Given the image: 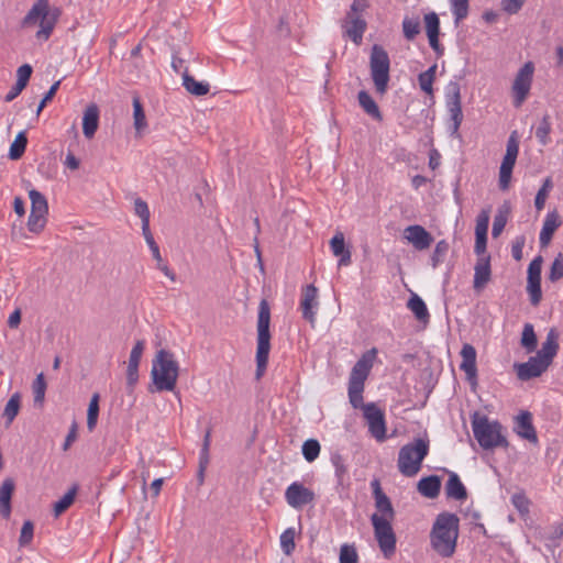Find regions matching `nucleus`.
I'll return each mask as SVG.
<instances>
[{"label": "nucleus", "mask_w": 563, "mask_h": 563, "mask_svg": "<svg viewBox=\"0 0 563 563\" xmlns=\"http://www.w3.org/2000/svg\"><path fill=\"white\" fill-rule=\"evenodd\" d=\"M375 507L377 512L371 516L374 528V536L378 547L386 559L391 558L396 552V534L391 527L395 511L390 499L382 490L377 479L372 482Z\"/></svg>", "instance_id": "nucleus-1"}, {"label": "nucleus", "mask_w": 563, "mask_h": 563, "mask_svg": "<svg viewBox=\"0 0 563 563\" xmlns=\"http://www.w3.org/2000/svg\"><path fill=\"white\" fill-rule=\"evenodd\" d=\"M459 532V517L452 512H440L429 534L431 549L443 559L452 558L456 551Z\"/></svg>", "instance_id": "nucleus-2"}, {"label": "nucleus", "mask_w": 563, "mask_h": 563, "mask_svg": "<svg viewBox=\"0 0 563 563\" xmlns=\"http://www.w3.org/2000/svg\"><path fill=\"white\" fill-rule=\"evenodd\" d=\"M179 375V366L174 354L167 350L157 351L152 361L151 377L155 391H174Z\"/></svg>", "instance_id": "nucleus-3"}, {"label": "nucleus", "mask_w": 563, "mask_h": 563, "mask_svg": "<svg viewBox=\"0 0 563 563\" xmlns=\"http://www.w3.org/2000/svg\"><path fill=\"white\" fill-rule=\"evenodd\" d=\"M471 424L474 438L484 450L508 448L509 443L503 434V426L497 420H489L486 415L475 411L471 416Z\"/></svg>", "instance_id": "nucleus-4"}, {"label": "nucleus", "mask_w": 563, "mask_h": 563, "mask_svg": "<svg viewBox=\"0 0 563 563\" xmlns=\"http://www.w3.org/2000/svg\"><path fill=\"white\" fill-rule=\"evenodd\" d=\"M271 308L268 302L263 299L258 306V316H257V338H256V379H261L266 372L269 352H271Z\"/></svg>", "instance_id": "nucleus-5"}, {"label": "nucleus", "mask_w": 563, "mask_h": 563, "mask_svg": "<svg viewBox=\"0 0 563 563\" xmlns=\"http://www.w3.org/2000/svg\"><path fill=\"white\" fill-rule=\"evenodd\" d=\"M430 441L428 437L416 438L405 444L398 453L397 466L407 477H412L421 470L422 461L429 454Z\"/></svg>", "instance_id": "nucleus-6"}, {"label": "nucleus", "mask_w": 563, "mask_h": 563, "mask_svg": "<svg viewBox=\"0 0 563 563\" xmlns=\"http://www.w3.org/2000/svg\"><path fill=\"white\" fill-rule=\"evenodd\" d=\"M58 11L51 14L48 0H36L21 21V27L26 29L40 24L36 37L47 41L57 22Z\"/></svg>", "instance_id": "nucleus-7"}, {"label": "nucleus", "mask_w": 563, "mask_h": 563, "mask_svg": "<svg viewBox=\"0 0 563 563\" xmlns=\"http://www.w3.org/2000/svg\"><path fill=\"white\" fill-rule=\"evenodd\" d=\"M390 60L387 52L379 45H374L369 57L371 76L378 93L387 91L389 82Z\"/></svg>", "instance_id": "nucleus-8"}, {"label": "nucleus", "mask_w": 563, "mask_h": 563, "mask_svg": "<svg viewBox=\"0 0 563 563\" xmlns=\"http://www.w3.org/2000/svg\"><path fill=\"white\" fill-rule=\"evenodd\" d=\"M446 109L450 114L451 124L449 126L450 134L459 137V129L463 121V112L461 104V88L459 82L450 81L446 87Z\"/></svg>", "instance_id": "nucleus-9"}, {"label": "nucleus", "mask_w": 563, "mask_h": 563, "mask_svg": "<svg viewBox=\"0 0 563 563\" xmlns=\"http://www.w3.org/2000/svg\"><path fill=\"white\" fill-rule=\"evenodd\" d=\"M534 74V65L532 62H527L517 71L512 86L511 92L514 97V106L516 108L521 107L529 96Z\"/></svg>", "instance_id": "nucleus-10"}, {"label": "nucleus", "mask_w": 563, "mask_h": 563, "mask_svg": "<svg viewBox=\"0 0 563 563\" xmlns=\"http://www.w3.org/2000/svg\"><path fill=\"white\" fill-rule=\"evenodd\" d=\"M364 7L365 5L361 0H354L351 4L350 11L346 13L345 19L342 22L344 34L356 44L362 41L363 34L366 30V22L360 15V12L363 11Z\"/></svg>", "instance_id": "nucleus-11"}, {"label": "nucleus", "mask_w": 563, "mask_h": 563, "mask_svg": "<svg viewBox=\"0 0 563 563\" xmlns=\"http://www.w3.org/2000/svg\"><path fill=\"white\" fill-rule=\"evenodd\" d=\"M519 153V144L516 139V132H514L508 141L506 146V154L503 158L500 168H499V180L498 185L501 190H507L510 185L512 169L516 164L517 157Z\"/></svg>", "instance_id": "nucleus-12"}, {"label": "nucleus", "mask_w": 563, "mask_h": 563, "mask_svg": "<svg viewBox=\"0 0 563 563\" xmlns=\"http://www.w3.org/2000/svg\"><path fill=\"white\" fill-rule=\"evenodd\" d=\"M364 417L371 435L378 442L386 440V422L384 412L374 404L363 406Z\"/></svg>", "instance_id": "nucleus-13"}, {"label": "nucleus", "mask_w": 563, "mask_h": 563, "mask_svg": "<svg viewBox=\"0 0 563 563\" xmlns=\"http://www.w3.org/2000/svg\"><path fill=\"white\" fill-rule=\"evenodd\" d=\"M314 498V493L300 482L291 483L285 492L286 503L294 509H301L311 504Z\"/></svg>", "instance_id": "nucleus-14"}, {"label": "nucleus", "mask_w": 563, "mask_h": 563, "mask_svg": "<svg viewBox=\"0 0 563 563\" xmlns=\"http://www.w3.org/2000/svg\"><path fill=\"white\" fill-rule=\"evenodd\" d=\"M377 350L373 347L362 355V357L355 363L353 366L349 384L364 386V383L369 374V371L373 366L374 358L376 356Z\"/></svg>", "instance_id": "nucleus-15"}, {"label": "nucleus", "mask_w": 563, "mask_h": 563, "mask_svg": "<svg viewBox=\"0 0 563 563\" xmlns=\"http://www.w3.org/2000/svg\"><path fill=\"white\" fill-rule=\"evenodd\" d=\"M319 306L318 289L314 285H307L302 289L300 310L302 318L313 324L316 322V313Z\"/></svg>", "instance_id": "nucleus-16"}, {"label": "nucleus", "mask_w": 563, "mask_h": 563, "mask_svg": "<svg viewBox=\"0 0 563 563\" xmlns=\"http://www.w3.org/2000/svg\"><path fill=\"white\" fill-rule=\"evenodd\" d=\"M514 367L517 377L522 382L539 377L549 368V366L536 355L529 357L525 363H516Z\"/></svg>", "instance_id": "nucleus-17"}, {"label": "nucleus", "mask_w": 563, "mask_h": 563, "mask_svg": "<svg viewBox=\"0 0 563 563\" xmlns=\"http://www.w3.org/2000/svg\"><path fill=\"white\" fill-rule=\"evenodd\" d=\"M462 362L460 364V369L465 373L467 382L476 386L477 385V367H476V350L470 344L465 343L462 346L460 352Z\"/></svg>", "instance_id": "nucleus-18"}, {"label": "nucleus", "mask_w": 563, "mask_h": 563, "mask_svg": "<svg viewBox=\"0 0 563 563\" xmlns=\"http://www.w3.org/2000/svg\"><path fill=\"white\" fill-rule=\"evenodd\" d=\"M404 233L407 241L418 251L429 249L433 242L432 235L419 224L407 227Z\"/></svg>", "instance_id": "nucleus-19"}, {"label": "nucleus", "mask_w": 563, "mask_h": 563, "mask_svg": "<svg viewBox=\"0 0 563 563\" xmlns=\"http://www.w3.org/2000/svg\"><path fill=\"white\" fill-rule=\"evenodd\" d=\"M515 432L529 442H538V435L532 423V416L529 411H522L516 417Z\"/></svg>", "instance_id": "nucleus-20"}, {"label": "nucleus", "mask_w": 563, "mask_h": 563, "mask_svg": "<svg viewBox=\"0 0 563 563\" xmlns=\"http://www.w3.org/2000/svg\"><path fill=\"white\" fill-rule=\"evenodd\" d=\"M490 256H482L477 260L474 267L473 287L475 290H482L490 280Z\"/></svg>", "instance_id": "nucleus-21"}, {"label": "nucleus", "mask_w": 563, "mask_h": 563, "mask_svg": "<svg viewBox=\"0 0 563 563\" xmlns=\"http://www.w3.org/2000/svg\"><path fill=\"white\" fill-rule=\"evenodd\" d=\"M99 126V108L97 104H89L82 115V132L86 139L90 140L95 136Z\"/></svg>", "instance_id": "nucleus-22"}, {"label": "nucleus", "mask_w": 563, "mask_h": 563, "mask_svg": "<svg viewBox=\"0 0 563 563\" xmlns=\"http://www.w3.org/2000/svg\"><path fill=\"white\" fill-rule=\"evenodd\" d=\"M558 334L554 330H550L545 341L542 343L541 349L537 352L536 356L544 362L548 366H550L558 353Z\"/></svg>", "instance_id": "nucleus-23"}, {"label": "nucleus", "mask_w": 563, "mask_h": 563, "mask_svg": "<svg viewBox=\"0 0 563 563\" xmlns=\"http://www.w3.org/2000/svg\"><path fill=\"white\" fill-rule=\"evenodd\" d=\"M330 247L334 256H339V265L346 266L351 263V252L345 250L344 234L336 232L330 241Z\"/></svg>", "instance_id": "nucleus-24"}, {"label": "nucleus", "mask_w": 563, "mask_h": 563, "mask_svg": "<svg viewBox=\"0 0 563 563\" xmlns=\"http://www.w3.org/2000/svg\"><path fill=\"white\" fill-rule=\"evenodd\" d=\"M445 494L449 498L455 500H464L467 497V492L459 475L454 472H450L449 479L445 484Z\"/></svg>", "instance_id": "nucleus-25"}, {"label": "nucleus", "mask_w": 563, "mask_h": 563, "mask_svg": "<svg viewBox=\"0 0 563 563\" xmlns=\"http://www.w3.org/2000/svg\"><path fill=\"white\" fill-rule=\"evenodd\" d=\"M183 86L191 95L201 97L209 92L210 85L207 81H197L186 68L183 71Z\"/></svg>", "instance_id": "nucleus-26"}, {"label": "nucleus", "mask_w": 563, "mask_h": 563, "mask_svg": "<svg viewBox=\"0 0 563 563\" xmlns=\"http://www.w3.org/2000/svg\"><path fill=\"white\" fill-rule=\"evenodd\" d=\"M560 224H561V221H560L556 212H549L545 216V219L543 221V225H542V229L540 232V236H539L541 245H547L550 242L553 233L560 227Z\"/></svg>", "instance_id": "nucleus-27"}, {"label": "nucleus", "mask_w": 563, "mask_h": 563, "mask_svg": "<svg viewBox=\"0 0 563 563\" xmlns=\"http://www.w3.org/2000/svg\"><path fill=\"white\" fill-rule=\"evenodd\" d=\"M441 489V481L437 475L423 477L418 483L419 493L427 498H435Z\"/></svg>", "instance_id": "nucleus-28"}, {"label": "nucleus", "mask_w": 563, "mask_h": 563, "mask_svg": "<svg viewBox=\"0 0 563 563\" xmlns=\"http://www.w3.org/2000/svg\"><path fill=\"white\" fill-rule=\"evenodd\" d=\"M357 100L361 108L364 110L366 114H368L376 121L383 120V115L377 103L366 90H361L357 93Z\"/></svg>", "instance_id": "nucleus-29"}, {"label": "nucleus", "mask_w": 563, "mask_h": 563, "mask_svg": "<svg viewBox=\"0 0 563 563\" xmlns=\"http://www.w3.org/2000/svg\"><path fill=\"white\" fill-rule=\"evenodd\" d=\"M331 463L334 467V475L338 486L344 487L349 483V472L345 460L339 453L331 455Z\"/></svg>", "instance_id": "nucleus-30"}, {"label": "nucleus", "mask_w": 563, "mask_h": 563, "mask_svg": "<svg viewBox=\"0 0 563 563\" xmlns=\"http://www.w3.org/2000/svg\"><path fill=\"white\" fill-rule=\"evenodd\" d=\"M407 307L419 321L424 323L429 321L430 314L428 308L424 301L417 294H412L407 302Z\"/></svg>", "instance_id": "nucleus-31"}, {"label": "nucleus", "mask_w": 563, "mask_h": 563, "mask_svg": "<svg viewBox=\"0 0 563 563\" xmlns=\"http://www.w3.org/2000/svg\"><path fill=\"white\" fill-rule=\"evenodd\" d=\"M27 145V137L25 131H21L16 134L14 141L10 145L9 158L16 161L21 158L25 152Z\"/></svg>", "instance_id": "nucleus-32"}, {"label": "nucleus", "mask_w": 563, "mask_h": 563, "mask_svg": "<svg viewBox=\"0 0 563 563\" xmlns=\"http://www.w3.org/2000/svg\"><path fill=\"white\" fill-rule=\"evenodd\" d=\"M437 73V64L430 66L426 71L418 75L420 89L429 96H433V81Z\"/></svg>", "instance_id": "nucleus-33"}, {"label": "nucleus", "mask_w": 563, "mask_h": 563, "mask_svg": "<svg viewBox=\"0 0 563 563\" xmlns=\"http://www.w3.org/2000/svg\"><path fill=\"white\" fill-rule=\"evenodd\" d=\"M21 405V396L19 393H14L10 399L8 400L4 410H3V417L7 420V426H10L15 417L19 413Z\"/></svg>", "instance_id": "nucleus-34"}, {"label": "nucleus", "mask_w": 563, "mask_h": 563, "mask_svg": "<svg viewBox=\"0 0 563 563\" xmlns=\"http://www.w3.org/2000/svg\"><path fill=\"white\" fill-rule=\"evenodd\" d=\"M29 197L31 200V211L37 212L40 214H47L48 203L44 195L35 189H32L29 191Z\"/></svg>", "instance_id": "nucleus-35"}, {"label": "nucleus", "mask_w": 563, "mask_h": 563, "mask_svg": "<svg viewBox=\"0 0 563 563\" xmlns=\"http://www.w3.org/2000/svg\"><path fill=\"white\" fill-rule=\"evenodd\" d=\"M421 26H420V20L419 18H409L406 16L402 20V33L404 37L407 41H413L416 36L420 33Z\"/></svg>", "instance_id": "nucleus-36"}, {"label": "nucleus", "mask_w": 563, "mask_h": 563, "mask_svg": "<svg viewBox=\"0 0 563 563\" xmlns=\"http://www.w3.org/2000/svg\"><path fill=\"white\" fill-rule=\"evenodd\" d=\"M537 335L531 323H526L521 334V345L528 353H531L537 347Z\"/></svg>", "instance_id": "nucleus-37"}, {"label": "nucleus", "mask_w": 563, "mask_h": 563, "mask_svg": "<svg viewBox=\"0 0 563 563\" xmlns=\"http://www.w3.org/2000/svg\"><path fill=\"white\" fill-rule=\"evenodd\" d=\"M77 494V487H71L62 498H59L54 504V515L55 517L60 516L65 510H67L70 505L74 503Z\"/></svg>", "instance_id": "nucleus-38"}, {"label": "nucleus", "mask_w": 563, "mask_h": 563, "mask_svg": "<svg viewBox=\"0 0 563 563\" xmlns=\"http://www.w3.org/2000/svg\"><path fill=\"white\" fill-rule=\"evenodd\" d=\"M133 119L134 128L137 132H142L146 129L147 122L145 118V112L143 110V106L139 97L133 98Z\"/></svg>", "instance_id": "nucleus-39"}, {"label": "nucleus", "mask_w": 563, "mask_h": 563, "mask_svg": "<svg viewBox=\"0 0 563 563\" xmlns=\"http://www.w3.org/2000/svg\"><path fill=\"white\" fill-rule=\"evenodd\" d=\"M509 214V207L504 205L498 209L497 214L494 218L492 235L497 238L506 227Z\"/></svg>", "instance_id": "nucleus-40"}, {"label": "nucleus", "mask_w": 563, "mask_h": 563, "mask_svg": "<svg viewBox=\"0 0 563 563\" xmlns=\"http://www.w3.org/2000/svg\"><path fill=\"white\" fill-rule=\"evenodd\" d=\"M99 394L95 393L90 399L87 412V427L89 431H92L97 426L99 415Z\"/></svg>", "instance_id": "nucleus-41"}, {"label": "nucleus", "mask_w": 563, "mask_h": 563, "mask_svg": "<svg viewBox=\"0 0 563 563\" xmlns=\"http://www.w3.org/2000/svg\"><path fill=\"white\" fill-rule=\"evenodd\" d=\"M451 11L454 16L455 24L466 19L468 15L470 1L468 0H449Z\"/></svg>", "instance_id": "nucleus-42"}, {"label": "nucleus", "mask_w": 563, "mask_h": 563, "mask_svg": "<svg viewBox=\"0 0 563 563\" xmlns=\"http://www.w3.org/2000/svg\"><path fill=\"white\" fill-rule=\"evenodd\" d=\"M551 122L549 115H544L536 129V137L541 145H548L550 139Z\"/></svg>", "instance_id": "nucleus-43"}, {"label": "nucleus", "mask_w": 563, "mask_h": 563, "mask_svg": "<svg viewBox=\"0 0 563 563\" xmlns=\"http://www.w3.org/2000/svg\"><path fill=\"white\" fill-rule=\"evenodd\" d=\"M320 443L316 439L306 440L302 444V455L305 460L309 463L317 460V457L320 454Z\"/></svg>", "instance_id": "nucleus-44"}, {"label": "nucleus", "mask_w": 563, "mask_h": 563, "mask_svg": "<svg viewBox=\"0 0 563 563\" xmlns=\"http://www.w3.org/2000/svg\"><path fill=\"white\" fill-rule=\"evenodd\" d=\"M33 395H34V404L42 405L45 398L46 391V382L44 378V374L40 373L32 384Z\"/></svg>", "instance_id": "nucleus-45"}, {"label": "nucleus", "mask_w": 563, "mask_h": 563, "mask_svg": "<svg viewBox=\"0 0 563 563\" xmlns=\"http://www.w3.org/2000/svg\"><path fill=\"white\" fill-rule=\"evenodd\" d=\"M527 291L532 306H538L542 299L541 279L528 278Z\"/></svg>", "instance_id": "nucleus-46"}, {"label": "nucleus", "mask_w": 563, "mask_h": 563, "mask_svg": "<svg viewBox=\"0 0 563 563\" xmlns=\"http://www.w3.org/2000/svg\"><path fill=\"white\" fill-rule=\"evenodd\" d=\"M295 529L288 528L280 534V548L286 555H290L295 550Z\"/></svg>", "instance_id": "nucleus-47"}, {"label": "nucleus", "mask_w": 563, "mask_h": 563, "mask_svg": "<svg viewBox=\"0 0 563 563\" xmlns=\"http://www.w3.org/2000/svg\"><path fill=\"white\" fill-rule=\"evenodd\" d=\"M134 211L142 220V229L147 230L151 217L147 203L143 199L136 198L134 201Z\"/></svg>", "instance_id": "nucleus-48"}, {"label": "nucleus", "mask_w": 563, "mask_h": 563, "mask_svg": "<svg viewBox=\"0 0 563 563\" xmlns=\"http://www.w3.org/2000/svg\"><path fill=\"white\" fill-rule=\"evenodd\" d=\"M449 247L450 245L445 240H441L437 243L431 256V265L433 268L438 267L443 262Z\"/></svg>", "instance_id": "nucleus-49"}, {"label": "nucleus", "mask_w": 563, "mask_h": 563, "mask_svg": "<svg viewBox=\"0 0 563 563\" xmlns=\"http://www.w3.org/2000/svg\"><path fill=\"white\" fill-rule=\"evenodd\" d=\"M46 216L47 214H40L37 212L31 211L27 220L29 231L33 233H40L46 224Z\"/></svg>", "instance_id": "nucleus-50"}, {"label": "nucleus", "mask_w": 563, "mask_h": 563, "mask_svg": "<svg viewBox=\"0 0 563 563\" xmlns=\"http://www.w3.org/2000/svg\"><path fill=\"white\" fill-rule=\"evenodd\" d=\"M363 391L364 386L350 385L347 388L349 400L353 408H362L365 406L363 404Z\"/></svg>", "instance_id": "nucleus-51"}, {"label": "nucleus", "mask_w": 563, "mask_h": 563, "mask_svg": "<svg viewBox=\"0 0 563 563\" xmlns=\"http://www.w3.org/2000/svg\"><path fill=\"white\" fill-rule=\"evenodd\" d=\"M34 537V523L31 520H25L21 528L19 537V545L21 548L27 547Z\"/></svg>", "instance_id": "nucleus-52"}, {"label": "nucleus", "mask_w": 563, "mask_h": 563, "mask_svg": "<svg viewBox=\"0 0 563 563\" xmlns=\"http://www.w3.org/2000/svg\"><path fill=\"white\" fill-rule=\"evenodd\" d=\"M358 555L356 549L352 544H343L340 549L339 563H357Z\"/></svg>", "instance_id": "nucleus-53"}, {"label": "nucleus", "mask_w": 563, "mask_h": 563, "mask_svg": "<svg viewBox=\"0 0 563 563\" xmlns=\"http://www.w3.org/2000/svg\"><path fill=\"white\" fill-rule=\"evenodd\" d=\"M424 24L427 36L440 35V20L435 12H430L424 15Z\"/></svg>", "instance_id": "nucleus-54"}, {"label": "nucleus", "mask_w": 563, "mask_h": 563, "mask_svg": "<svg viewBox=\"0 0 563 563\" xmlns=\"http://www.w3.org/2000/svg\"><path fill=\"white\" fill-rule=\"evenodd\" d=\"M548 278L552 283H555L563 278V254L562 253H560L552 262Z\"/></svg>", "instance_id": "nucleus-55"}, {"label": "nucleus", "mask_w": 563, "mask_h": 563, "mask_svg": "<svg viewBox=\"0 0 563 563\" xmlns=\"http://www.w3.org/2000/svg\"><path fill=\"white\" fill-rule=\"evenodd\" d=\"M142 233H143V236L146 241V244L148 245L151 252H152V255H153V258L156 261V262H162V255H161V252H159V246L158 244L155 242L154 240V236L150 230V227L147 228V230L145 229H142Z\"/></svg>", "instance_id": "nucleus-56"}, {"label": "nucleus", "mask_w": 563, "mask_h": 563, "mask_svg": "<svg viewBox=\"0 0 563 563\" xmlns=\"http://www.w3.org/2000/svg\"><path fill=\"white\" fill-rule=\"evenodd\" d=\"M14 488V481L12 478H5L0 486V503H11Z\"/></svg>", "instance_id": "nucleus-57"}, {"label": "nucleus", "mask_w": 563, "mask_h": 563, "mask_svg": "<svg viewBox=\"0 0 563 563\" xmlns=\"http://www.w3.org/2000/svg\"><path fill=\"white\" fill-rule=\"evenodd\" d=\"M511 504L520 514H527L529 511L530 501L525 493H516L511 496Z\"/></svg>", "instance_id": "nucleus-58"}, {"label": "nucleus", "mask_w": 563, "mask_h": 563, "mask_svg": "<svg viewBox=\"0 0 563 563\" xmlns=\"http://www.w3.org/2000/svg\"><path fill=\"white\" fill-rule=\"evenodd\" d=\"M489 224V211L482 210L476 220L475 234H487Z\"/></svg>", "instance_id": "nucleus-59"}, {"label": "nucleus", "mask_w": 563, "mask_h": 563, "mask_svg": "<svg viewBox=\"0 0 563 563\" xmlns=\"http://www.w3.org/2000/svg\"><path fill=\"white\" fill-rule=\"evenodd\" d=\"M144 349H145V341L144 340H137L135 342L134 346L131 350L128 363L140 365V361L142 358Z\"/></svg>", "instance_id": "nucleus-60"}, {"label": "nucleus", "mask_w": 563, "mask_h": 563, "mask_svg": "<svg viewBox=\"0 0 563 563\" xmlns=\"http://www.w3.org/2000/svg\"><path fill=\"white\" fill-rule=\"evenodd\" d=\"M32 71L33 69L30 64H23L22 66H20L16 70V82H19V85H23L26 87L32 75Z\"/></svg>", "instance_id": "nucleus-61"}, {"label": "nucleus", "mask_w": 563, "mask_h": 563, "mask_svg": "<svg viewBox=\"0 0 563 563\" xmlns=\"http://www.w3.org/2000/svg\"><path fill=\"white\" fill-rule=\"evenodd\" d=\"M523 3L525 0H501L500 5L506 13L516 14L521 10Z\"/></svg>", "instance_id": "nucleus-62"}, {"label": "nucleus", "mask_w": 563, "mask_h": 563, "mask_svg": "<svg viewBox=\"0 0 563 563\" xmlns=\"http://www.w3.org/2000/svg\"><path fill=\"white\" fill-rule=\"evenodd\" d=\"M542 257H534L528 267V278L541 279Z\"/></svg>", "instance_id": "nucleus-63"}, {"label": "nucleus", "mask_w": 563, "mask_h": 563, "mask_svg": "<svg viewBox=\"0 0 563 563\" xmlns=\"http://www.w3.org/2000/svg\"><path fill=\"white\" fill-rule=\"evenodd\" d=\"M526 239L523 235L517 236L511 245V255L516 261L522 260V250L525 246Z\"/></svg>", "instance_id": "nucleus-64"}]
</instances>
